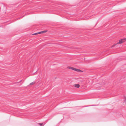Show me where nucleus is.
I'll return each mask as SVG.
<instances>
[{
    "mask_svg": "<svg viewBox=\"0 0 126 126\" xmlns=\"http://www.w3.org/2000/svg\"><path fill=\"white\" fill-rule=\"evenodd\" d=\"M125 103H126V98L125 97Z\"/></svg>",
    "mask_w": 126,
    "mask_h": 126,
    "instance_id": "9d476101",
    "label": "nucleus"
},
{
    "mask_svg": "<svg viewBox=\"0 0 126 126\" xmlns=\"http://www.w3.org/2000/svg\"><path fill=\"white\" fill-rule=\"evenodd\" d=\"M37 33H38V34H40V33H42V32H37Z\"/></svg>",
    "mask_w": 126,
    "mask_h": 126,
    "instance_id": "6e6552de",
    "label": "nucleus"
},
{
    "mask_svg": "<svg viewBox=\"0 0 126 126\" xmlns=\"http://www.w3.org/2000/svg\"><path fill=\"white\" fill-rule=\"evenodd\" d=\"M39 124L40 125V126H42V125L43 123H39Z\"/></svg>",
    "mask_w": 126,
    "mask_h": 126,
    "instance_id": "1a4fd4ad",
    "label": "nucleus"
},
{
    "mask_svg": "<svg viewBox=\"0 0 126 126\" xmlns=\"http://www.w3.org/2000/svg\"><path fill=\"white\" fill-rule=\"evenodd\" d=\"M21 80H21L20 81H19V82H17V83H19V82H20V81H21Z\"/></svg>",
    "mask_w": 126,
    "mask_h": 126,
    "instance_id": "9b49d317",
    "label": "nucleus"
},
{
    "mask_svg": "<svg viewBox=\"0 0 126 126\" xmlns=\"http://www.w3.org/2000/svg\"><path fill=\"white\" fill-rule=\"evenodd\" d=\"M94 106V105H90V106Z\"/></svg>",
    "mask_w": 126,
    "mask_h": 126,
    "instance_id": "f8f14e48",
    "label": "nucleus"
},
{
    "mask_svg": "<svg viewBox=\"0 0 126 126\" xmlns=\"http://www.w3.org/2000/svg\"><path fill=\"white\" fill-rule=\"evenodd\" d=\"M69 69H71L75 71V68L71 67H69Z\"/></svg>",
    "mask_w": 126,
    "mask_h": 126,
    "instance_id": "20e7f679",
    "label": "nucleus"
},
{
    "mask_svg": "<svg viewBox=\"0 0 126 126\" xmlns=\"http://www.w3.org/2000/svg\"><path fill=\"white\" fill-rule=\"evenodd\" d=\"M34 82H32L30 83V85H32L33 84H34Z\"/></svg>",
    "mask_w": 126,
    "mask_h": 126,
    "instance_id": "423d86ee",
    "label": "nucleus"
},
{
    "mask_svg": "<svg viewBox=\"0 0 126 126\" xmlns=\"http://www.w3.org/2000/svg\"><path fill=\"white\" fill-rule=\"evenodd\" d=\"M38 34V33H37H37H33L32 34V35H36V34Z\"/></svg>",
    "mask_w": 126,
    "mask_h": 126,
    "instance_id": "0eeeda50",
    "label": "nucleus"
},
{
    "mask_svg": "<svg viewBox=\"0 0 126 126\" xmlns=\"http://www.w3.org/2000/svg\"><path fill=\"white\" fill-rule=\"evenodd\" d=\"M75 71L77 72H80V71H81V70L79 69H76V68H75Z\"/></svg>",
    "mask_w": 126,
    "mask_h": 126,
    "instance_id": "7ed1b4c3",
    "label": "nucleus"
},
{
    "mask_svg": "<svg viewBox=\"0 0 126 126\" xmlns=\"http://www.w3.org/2000/svg\"><path fill=\"white\" fill-rule=\"evenodd\" d=\"M74 86L77 88H79V85L78 84H75L74 85Z\"/></svg>",
    "mask_w": 126,
    "mask_h": 126,
    "instance_id": "f03ea898",
    "label": "nucleus"
},
{
    "mask_svg": "<svg viewBox=\"0 0 126 126\" xmlns=\"http://www.w3.org/2000/svg\"><path fill=\"white\" fill-rule=\"evenodd\" d=\"M47 30H45V31H41V32H42V33L46 32H47Z\"/></svg>",
    "mask_w": 126,
    "mask_h": 126,
    "instance_id": "39448f33",
    "label": "nucleus"
},
{
    "mask_svg": "<svg viewBox=\"0 0 126 126\" xmlns=\"http://www.w3.org/2000/svg\"><path fill=\"white\" fill-rule=\"evenodd\" d=\"M126 41V38L121 39L119 41V42L117 43V44H121L123 42H125Z\"/></svg>",
    "mask_w": 126,
    "mask_h": 126,
    "instance_id": "f257e3e1",
    "label": "nucleus"
}]
</instances>
